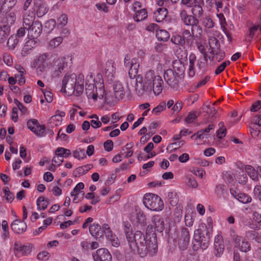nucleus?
<instances>
[{"mask_svg":"<svg viewBox=\"0 0 261 261\" xmlns=\"http://www.w3.org/2000/svg\"><path fill=\"white\" fill-rule=\"evenodd\" d=\"M125 234L131 251L139 254L141 257L147 255L152 256L158 251V245L155 236L153 238L145 237L141 231L134 233L125 231Z\"/></svg>","mask_w":261,"mask_h":261,"instance_id":"f257e3e1","label":"nucleus"},{"mask_svg":"<svg viewBox=\"0 0 261 261\" xmlns=\"http://www.w3.org/2000/svg\"><path fill=\"white\" fill-rule=\"evenodd\" d=\"M163 81L160 75L155 74L154 71L150 70L140 79H137L136 93L139 96L152 91L155 95L160 94L163 90Z\"/></svg>","mask_w":261,"mask_h":261,"instance_id":"f03ea898","label":"nucleus"},{"mask_svg":"<svg viewBox=\"0 0 261 261\" xmlns=\"http://www.w3.org/2000/svg\"><path fill=\"white\" fill-rule=\"evenodd\" d=\"M85 90L88 99L94 101L102 99L106 103H109L111 100L110 94L106 90L103 79L100 74L95 76L92 73H90L86 76Z\"/></svg>","mask_w":261,"mask_h":261,"instance_id":"7ed1b4c3","label":"nucleus"},{"mask_svg":"<svg viewBox=\"0 0 261 261\" xmlns=\"http://www.w3.org/2000/svg\"><path fill=\"white\" fill-rule=\"evenodd\" d=\"M84 75L77 76L74 73L67 72L62 80V91L69 95H81L84 91Z\"/></svg>","mask_w":261,"mask_h":261,"instance_id":"20e7f679","label":"nucleus"},{"mask_svg":"<svg viewBox=\"0 0 261 261\" xmlns=\"http://www.w3.org/2000/svg\"><path fill=\"white\" fill-rule=\"evenodd\" d=\"M173 69L166 70L164 73V78L168 85L172 87L177 86L179 80L184 77V66L179 62L174 63Z\"/></svg>","mask_w":261,"mask_h":261,"instance_id":"39448f33","label":"nucleus"},{"mask_svg":"<svg viewBox=\"0 0 261 261\" xmlns=\"http://www.w3.org/2000/svg\"><path fill=\"white\" fill-rule=\"evenodd\" d=\"M69 61H71V58L68 56L63 57L55 58L51 62L50 75L52 78L59 77L68 66Z\"/></svg>","mask_w":261,"mask_h":261,"instance_id":"423d86ee","label":"nucleus"},{"mask_svg":"<svg viewBox=\"0 0 261 261\" xmlns=\"http://www.w3.org/2000/svg\"><path fill=\"white\" fill-rule=\"evenodd\" d=\"M143 203L147 209L152 211L160 212L164 208L161 198L153 193L145 194L143 198Z\"/></svg>","mask_w":261,"mask_h":261,"instance_id":"0eeeda50","label":"nucleus"},{"mask_svg":"<svg viewBox=\"0 0 261 261\" xmlns=\"http://www.w3.org/2000/svg\"><path fill=\"white\" fill-rule=\"evenodd\" d=\"M179 17L181 22L184 25L191 27V28L196 29V37L201 36L203 30L202 28L198 25V20L194 16L188 14L185 10H181L179 11Z\"/></svg>","mask_w":261,"mask_h":261,"instance_id":"6e6552de","label":"nucleus"},{"mask_svg":"<svg viewBox=\"0 0 261 261\" xmlns=\"http://www.w3.org/2000/svg\"><path fill=\"white\" fill-rule=\"evenodd\" d=\"M33 248V245L31 244H22L16 242L12 245L11 251L16 257L20 258L30 255Z\"/></svg>","mask_w":261,"mask_h":261,"instance_id":"1a4fd4ad","label":"nucleus"},{"mask_svg":"<svg viewBox=\"0 0 261 261\" xmlns=\"http://www.w3.org/2000/svg\"><path fill=\"white\" fill-rule=\"evenodd\" d=\"M124 66L128 70V74L131 79L134 78L138 74L139 62L137 58L130 59V56L126 54L124 59Z\"/></svg>","mask_w":261,"mask_h":261,"instance_id":"9d476101","label":"nucleus"},{"mask_svg":"<svg viewBox=\"0 0 261 261\" xmlns=\"http://www.w3.org/2000/svg\"><path fill=\"white\" fill-rule=\"evenodd\" d=\"M230 232L235 247L243 252H247L251 250V245L249 242L245 239H242L241 237L238 236L234 230L231 229Z\"/></svg>","mask_w":261,"mask_h":261,"instance_id":"9b49d317","label":"nucleus"},{"mask_svg":"<svg viewBox=\"0 0 261 261\" xmlns=\"http://www.w3.org/2000/svg\"><path fill=\"white\" fill-rule=\"evenodd\" d=\"M48 57V55L44 53L39 56L32 62V67L36 69L37 74H41L45 70Z\"/></svg>","mask_w":261,"mask_h":261,"instance_id":"f8f14e48","label":"nucleus"},{"mask_svg":"<svg viewBox=\"0 0 261 261\" xmlns=\"http://www.w3.org/2000/svg\"><path fill=\"white\" fill-rule=\"evenodd\" d=\"M105 74L110 82H113L116 76V64L112 60H108L106 63Z\"/></svg>","mask_w":261,"mask_h":261,"instance_id":"ddd939ff","label":"nucleus"},{"mask_svg":"<svg viewBox=\"0 0 261 261\" xmlns=\"http://www.w3.org/2000/svg\"><path fill=\"white\" fill-rule=\"evenodd\" d=\"M113 89L114 95L118 100L123 99L128 92V90L123 86L122 83L119 81L114 82Z\"/></svg>","mask_w":261,"mask_h":261,"instance_id":"4468645a","label":"nucleus"},{"mask_svg":"<svg viewBox=\"0 0 261 261\" xmlns=\"http://www.w3.org/2000/svg\"><path fill=\"white\" fill-rule=\"evenodd\" d=\"M102 229L107 240L110 241L112 245L115 247H118L120 245V242L118 238L112 231L109 225L107 224H103Z\"/></svg>","mask_w":261,"mask_h":261,"instance_id":"2eb2a0df","label":"nucleus"},{"mask_svg":"<svg viewBox=\"0 0 261 261\" xmlns=\"http://www.w3.org/2000/svg\"><path fill=\"white\" fill-rule=\"evenodd\" d=\"M26 29L28 31L29 36L33 38H37L42 33V23L39 21H35Z\"/></svg>","mask_w":261,"mask_h":261,"instance_id":"dca6fc26","label":"nucleus"},{"mask_svg":"<svg viewBox=\"0 0 261 261\" xmlns=\"http://www.w3.org/2000/svg\"><path fill=\"white\" fill-rule=\"evenodd\" d=\"M190 240L189 232L187 228H183L181 231V236L178 239V244L180 250L187 249Z\"/></svg>","mask_w":261,"mask_h":261,"instance_id":"f3484780","label":"nucleus"},{"mask_svg":"<svg viewBox=\"0 0 261 261\" xmlns=\"http://www.w3.org/2000/svg\"><path fill=\"white\" fill-rule=\"evenodd\" d=\"M164 221L160 215H156L152 217L151 227H153L155 231L162 232L164 229Z\"/></svg>","mask_w":261,"mask_h":261,"instance_id":"a211bd4d","label":"nucleus"},{"mask_svg":"<svg viewBox=\"0 0 261 261\" xmlns=\"http://www.w3.org/2000/svg\"><path fill=\"white\" fill-rule=\"evenodd\" d=\"M35 8L34 11L38 17H41L45 15L48 10L46 5L42 2L41 0H35Z\"/></svg>","mask_w":261,"mask_h":261,"instance_id":"6ab92c4d","label":"nucleus"},{"mask_svg":"<svg viewBox=\"0 0 261 261\" xmlns=\"http://www.w3.org/2000/svg\"><path fill=\"white\" fill-rule=\"evenodd\" d=\"M97 261H111L112 255L109 250L106 248H100L96 251L94 256Z\"/></svg>","mask_w":261,"mask_h":261,"instance_id":"aec40b11","label":"nucleus"},{"mask_svg":"<svg viewBox=\"0 0 261 261\" xmlns=\"http://www.w3.org/2000/svg\"><path fill=\"white\" fill-rule=\"evenodd\" d=\"M11 228L12 230L16 233H22L27 229V224L23 221L19 219H16L13 221L11 224Z\"/></svg>","mask_w":261,"mask_h":261,"instance_id":"412c9836","label":"nucleus"},{"mask_svg":"<svg viewBox=\"0 0 261 261\" xmlns=\"http://www.w3.org/2000/svg\"><path fill=\"white\" fill-rule=\"evenodd\" d=\"M196 30L195 28H191V31L185 29L183 30L181 36L185 39V41L188 45H191L193 43V37H196Z\"/></svg>","mask_w":261,"mask_h":261,"instance_id":"4be33fe9","label":"nucleus"},{"mask_svg":"<svg viewBox=\"0 0 261 261\" xmlns=\"http://www.w3.org/2000/svg\"><path fill=\"white\" fill-rule=\"evenodd\" d=\"M210 54L208 58L210 61L213 62H220L225 57L224 51L219 49H212L210 52Z\"/></svg>","mask_w":261,"mask_h":261,"instance_id":"5701e85b","label":"nucleus"},{"mask_svg":"<svg viewBox=\"0 0 261 261\" xmlns=\"http://www.w3.org/2000/svg\"><path fill=\"white\" fill-rule=\"evenodd\" d=\"M203 4V0H201L199 2H197L195 0H194V4L193 6L191 8V12L192 15L194 16L196 18V17H200L202 15L203 13V9H202V5Z\"/></svg>","mask_w":261,"mask_h":261,"instance_id":"b1692460","label":"nucleus"},{"mask_svg":"<svg viewBox=\"0 0 261 261\" xmlns=\"http://www.w3.org/2000/svg\"><path fill=\"white\" fill-rule=\"evenodd\" d=\"M89 231L90 234L95 237H101L105 234L102 229V226L101 227L98 224L93 223L89 227Z\"/></svg>","mask_w":261,"mask_h":261,"instance_id":"393cba45","label":"nucleus"},{"mask_svg":"<svg viewBox=\"0 0 261 261\" xmlns=\"http://www.w3.org/2000/svg\"><path fill=\"white\" fill-rule=\"evenodd\" d=\"M35 13L33 11H29L24 14L23 19L24 27L27 29L33 24L35 22Z\"/></svg>","mask_w":261,"mask_h":261,"instance_id":"a878e982","label":"nucleus"},{"mask_svg":"<svg viewBox=\"0 0 261 261\" xmlns=\"http://www.w3.org/2000/svg\"><path fill=\"white\" fill-rule=\"evenodd\" d=\"M65 116V113L63 111L58 110L56 112L55 115L53 116L50 119V122L55 126L60 125L63 120V118Z\"/></svg>","mask_w":261,"mask_h":261,"instance_id":"bb28decb","label":"nucleus"},{"mask_svg":"<svg viewBox=\"0 0 261 261\" xmlns=\"http://www.w3.org/2000/svg\"><path fill=\"white\" fill-rule=\"evenodd\" d=\"M196 61V57L195 54H191L189 55V66L188 69V74L190 77H193L196 73L195 68V63Z\"/></svg>","mask_w":261,"mask_h":261,"instance_id":"cd10ccee","label":"nucleus"},{"mask_svg":"<svg viewBox=\"0 0 261 261\" xmlns=\"http://www.w3.org/2000/svg\"><path fill=\"white\" fill-rule=\"evenodd\" d=\"M36 42L33 39H30L24 44L22 50L21 55L23 56L27 55L28 51L31 50L36 46Z\"/></svg>","mask_w":261,"mask_h":261,"instance_id":"c85d7f7f","label":"nucleus"},{"mask_svg":"<svg viewBox=\"0 0 261 261\" xmlns=\"http://www.w3.org/2000/svg\"><path fill=\"white\" fill-rule=\"evenodd\" d=\"M154 17L157 22H161L166 17L167 15V9L165 8H158L154 12Z\"/></svg>","mask_w":261,"mask_h":261,"instance_id":"c756f323","label":"nucleus"},{"mask_svg":"<svg viewBox=\"0 0 261 261\" xmlns=\"http://www.w3.org/2000/svg\"><path fill=\"white\" fill-rule=\"evenodd\" d=\"M167 198L169 203L172 206H176L179 202V195L175 191L169 192L167 194Z\"/></svg>","mask_w":261,"mask_h":261,"instance_id":"7c9ffc66","label":"nucleus"},{"mask_svg":"<svg viewBox=\"0 0 261 261\" xmlns=\"http://www.w3.org/2000/svg\"><path fill=\"white\" fill-rule=\"evenodd\" d=\"M201 24L205 30L210 29L215 26V22L210 16H204L201 20Z\"/></svg>","mask_w":261,"mask_h":261,"instance_id":"2f4dec72","label":"nucleus"},{"mask_svg":"<svg viewBox=\"0 0 261 261\" xmlns=\"http://www.w3.org/2000/svg\"><path fill=\"white\" fill-rule=\"evenodd\" d=\"M258 28L259 25H253L250 27L248 29V32L245 35V41L247 42L251 41Z\"/></svg>","mask_w":261,"mask_h":261,"instance_id":"473e14b6","label":"nucleus"},{"mask_svg":"<svg viewBox=\"0 0 261 261\" xmlns=\"http://www.w3.org/2000/svg\"><path fill=\"white\" fill-rule=\"evenodd\" d=\"M37 210L39 211L45 210L48 205V201L47 199L43 196L39 197L36 201Z\"/></svg>","mask_w":261,"mask_h":261,"instance_id":"72a5a7b5","label":"nucleus"},{"mask_svg":"<svg viewBox=\"0 0 261 261\" xmlns=\"http://www.w3.org/2000/svg\"><path fill=\"white\" fill-rule=\"evenodd\" d=\"M147 17V12L145 9H141L138 11H135L134 19L137 22L144 20Z\"/></svg>","mask_w":261,"mask_h":261,"instance_id":"f704fd0d","label":"nucleus"},{"mask_svg":"<svg viewBox=\"0 0 261 261\" xmlns=\"http://www.w3.org/2000/svg\"><path fill=\"white\" fill-rule=\"evenodd\" d=\"M71 154V151L69 149L63 147H58L55 151V155L60 156L63 159V158H67Z\"/></svg>","mask_w":261,"mask_h":261,"instance_id":"c9c22d12","label":"nucleus"},{"mask_svg":"<svg viewBox=\"0 0 261 261\" xmlns=\"http://www.w3.org/2000/svg\"><path fill=\"white\" fill-rule=\"evenodd\" d=\"M156 37L158 40L166 41L170 37L169 33L165 30H159L156 32Z\"/></svg>","mask_w":261,"mask_h":261,"instance_id":"e433bc0d","label":"nucleus"},{"mask_svg":"<svg viewBox=\"0 0 261 261\" xmlns=\"http://www.w3.org/2000/svg\"><path fill=\"white\" fill-rule=\"evenodd\" d=\"M245 170L249 176V177L253 180L256 181L258 180L257 176V170L256 171L254 168L250 165H246L245 166Z\"/></svg>","mask_w":261,"mask_h":261,"instance_id":"4c0bfd02","label":"nucleus"},{"mask_svg":"<svg viewBox=\"0 0 261 261\" xmlns=\"http://www.w3.org/2000/svg\"><path fill=\"white\" fill-rule=\"evenodd\" d=\"M207 64V58L205 56L200 57L197 62V66L199 70L204 71Z\"/></svg>","mask_w":261,"mask_h":261,"instance_id":"58836bf2","label":"nucleus"},{"mask_svg":"<svg viewBox=\"0 0 261 261\" xmlns=\"http://www.w3.org/2000/svg\"><path fill=\"white\" fill-rule=\"evenodd\" d=\"M187 180V186L192 189H196L198 187V184L196 179L192 175H188L186 176Z\"/></svg>","mask_w":261,"mask_h":261,"instance_id":"ea45409f","label":"nucleus"},{"mask_svg":"<svg viewBox=\"0 0 261 261\" xmlns=\"http://www.w3.org/2000/svg\"><path fill=\"white\" fill-rule=\"evenodd\" d=\"M172 43L177 45L183 46L185 43V39L180 35L176 34L172 36L171 38Z\"/></svg>","mask_w":261,"mask_h":261,"instance_id":"a19ab883","label":"nucleus"},{"mask_svg":"<svg viewBox=\"0 0 261 261\" xmlns=\"http://www.w3.org/2000/svg\"><path fill=\"white\" fill-rule=\"evenodd\" d=\"M45 126L44 125H39L38 123L32 132L37 136L42 137L45 135Z\"/></svg>","mask_w":261,"mask_h":261,"instance_id":"79ce46f5","label":"nucleus"},{"mask_svg":"<svg viewBox=\"0 0 261 261\" xmlns=\"http://www.w3.org/2000/svg\"><path fill=\"white\" fill-rule=\"evenodd\" d=\"M67 16L65 14L60 15L57 18V28L64 27L67 24Z\"/></svg>","mask_w":261,"mask_h":261,"instance_id":"37998d69","label":"nucleus"},{"mask_svg":"<svg viewBox=\"0 0 261 261\" xmlns=\"http://www.w3.org/2000/svg\"><path fill=\"white\" fill-rule=\"evenodd\" d=\"M20 39L14 35L11 36L7 41V44L10 48L14 49L18 44Z\"/></svg>","mask_w":261,"mask_h":261,"instance_id":"c03bdc74","label":"nucleus"},{"mask_svg":"<svg viewBox=\"0 0 261 261\" xmlns=\"http://www.w3.org/2000/svg\"><path fill=\"white\" fill-rule=\"evenodd\" d=\"M63 42V38L62 37H57L51 39L48 45L51 48H54L59 46Z\"/></svg>","mask_w":261,"mask_h":261,"instance_id":"a18cd8bd","label":"nucleus"},{"mask_svg":"<svg viewBox=\"0 0 261 261\" xmlns=\"http://www.w3.org/2000/svg\"><path fill=\"white\" fill-rule=\"evenodd\" d=\"M73 156L79 160H83L86 158L84 150L80 148L73 151Z\"/></svg>","mask_w":261,"mask_h":261,"instance_id":"49530a36","label":"nucleus"},{"mask_svg":"<svg viewBox=\"0 0 261 261\" xmlns=\"http://www.w3.org/2000/svg\"><path fill=\"white\" fill-rule=\"evenodd\" d=\"M56 24V22L55 20L54 19H50L45 22L44 29L48 33H50L54 29Z\"/></svg>","mask_w":261,"mask_h":261,"instance_id":"de8ad7c7","label":"nucleus"},{"mask_svg":"<svg viewBox=\"0 0 261 261\" xmlns=\"http://www.w3.org/2000/svg\"><path fill=\"white\" fill-rule=\"evenodd\" d=\"M214 248L215 255L217 256H220L223 252V246L222 244L216 241V238L215 239Z\"/></svg>","mask_w":261,"mask_h":261,"instance_id":"09e8293b","label":"nucleus"},{"mask_svg":"<svg viewBox=\"0 0 261 261\" xmlns=\"http://www.w3.org/2000/svg\"><path fill=\"white\" fill-rule=\"evenodd\" d=\"M237 200L243 203H248L251 201L252 198L249 195L245 193H241L239 194Z\"/></svg>","mask_w":261,"mask_h":261,"instance_id":"8fccbe9b","label":"nucleus"},{"mask_svg":"<svg viewBox=\"0 0 261 261\" xmlns=\"http://www.w3.org/2000/svg\"><path fill=\"white\" fill-rule=\"evenodd\" d=\"M84 188V184L81 182L78 183L76 186L73 189L72 192V195H73V194H80L82 193V197H83L84 195V192L83 191H81L82 190H83Z\"/></svg>","mask_w":261,"mask_h":261,"instance_id":"3c124183","label":"nucleus"},{"mask_svg":"<svg viewBox=\"0 0 261 261\" xmlns=\"http://www.w3.org/2000/svg\"><path fill=\"white\" fill-rule=\"evenodd\" d=\"M166 109V103L162 102L155 107L152 111V113L155 115H159L162 112Z\"/></svg>","mask_w":261,"mask_h":261,"instance_id":"603ef678","label":"nucleus"},{"mask_svg":"<svg viewBox=\"0 0 261 261\" xmlns=\"http://www.w3.org/2000/svg\"><path fill=\"white\" fill-rule=\"evenodd\" d=\"M220 128L217 131V137L220 138H223L224 137L226 134V129L224 127V123L221 122L219 123Z\"/></svg>","mask_w":261,"mask_h":261,"instance_id":"864d4df0","label":"nucleus"},{"mask_svg":"<svg viewBox=\"0 0 261 261\" xmlns=\"http://www.w3.org/2000/svg\"><path fill=\"white\" fill-rule=\"evenodd\" d=\"M2 227L3 231V236L5 239L8 238L9 236V227L7 222L3 220L2 222Z\"/></svg>","mask_w":261,"mask_h":261,"instance_id":"5fc2aeb1","label":"nucleus"},{"mask_svg":"<svg viewBox=\"0 0 261 261\" xmlns=\"http://www.w3.org/2000/svg\"><path fill=\"white\" fill-rule=\"evenodd\" d=\"M253 197L261 202V186L256 185L253 189Z\"/></svg>","mask_w":261,"mask_h":261,"instance_id":"6e6d98bb","label":"nucleus"},{"mask_svg":"<svg viewBox=\"0 0 261 261\" xmlns=\"http://www.w3.org/2000/svg\"><path fill=\"white\" fill-rule=\"evenodd\" d=\"M191 172L195 176L203 178V176L205 175V172L202 169L195 168L191 170Z\"/></svg>","mask_w":261,"mask_h":261,"instance_id":"4d7b16f0","label":"nucleus"},{"mask_svg":"<svg viewBox=\"0 0 261 261\" xmlns=\"http://www.w3.org/2000/svg\"><path fill=\"white\" fill-rule=\"evenodd\" d=\"M3 58L5 63L8 66H11L13 64V59L11 56L8 53H4Z\"/></svg>","mask_w":261,"mask_h":261,"instance_id":"13d9d810","label":"nucleus"},{"mask_svg":"<svg viewBox=\"0 0 261 261\" xmlns=\"http://www.w3.org/2000/svg\"><path fill=\"white\" fill-rule=\"evenodd\" d=\"M95 7L100 12L108 13L109 11V7L105 3H97Z\"/></svg>","mask_w":261,"mask_h":261,"instance_id":"bf43d9fd","label":"nucleus"},{"mask_svg":"<svg viewBox=\"0 0 261 261\" xmlns=\"http://www.w3.org/2000/svg\"><path fill=\"white\" fill-rule=\"evenodd\" d=\"M230 62L229 61L224 62L216 68L215 73L217 75L219 74L225 69L227 66L230 64Z\"/></svg>","mask_w":261,"mask_h":261,"instance_id":"052dcab7","label":"nucleus"},{"mask_svg":"<svg viewBox=\"0 0 261 261\" xmlns=\"http://www.w3.org/2000/svg\"><path fill=\"white\" fill-rule=\"evenodd\" d=\"M136 217L138 220V221L141 223L144 224L145 223L146 221V216L143 212L141 211H139L136 213Z\"/></svg>","mask_w":261,"mask_h":261,"instance_id":"680f3d73","label":"nucleus"},{"mask_svg":"<svg viewBox=\"0 0 261 261\" xmlns=\"http://www.w3.org/2000/svg\"><path fill=\"white\" fill-rule=\"evenodd\" d=\"M38 123H39L37 120L35 119H30L28 121L27 126L28 128L32 132L33 130H34Z\"/></svg>","mask_w":261,"mask_h":261,"instance_id":"e2e57ef3","label":"nucleus"},{"mask_svg":"<svg viewBox=\"0 0 261 261\" xmlns=\"http://www.w3.org/2000/svg\"><path fill=\"white\" fill-rule=\"evenodd\" d=\"M91 167L92 165L80 167L76 169V172H77L79 174H85L88 172Z\"/></svg>","mask_w":261,"mask_h":261,"instance_id":"0e129e2a","label":"nucleus"},{"mask_svg":"<svg viewBox=\"0 0 261 261\" xmlns=\"http://www.w3.org/2000/svg\"><path fill=\"white\" fill-rule=\"evenodd\" d=\"M49 254L47 251H42L39 253L37 255V258L40 260H47L49 258Z\"/></svg>","mask_w":261,"mask_h":261,"instance_id":"69168bd1","label":"nucleus"},{"mask_svg":"<svg viewBox=\"0 0 261 261\" xmlns=\"http://www.w3.org/2000/svg\"><path fill=\"white\" fill-rule=\"evenodd\" d=\"M261 108V101L258 100L254 103H253L251 108H250V111L251 112H256L258 110H259Z\"/></svg>","mask_w":261,"mask_h":261,"instance_id":"338daca9","label":"nucleus"},{"mask_svg":"<svg viewBox=\"0 0 261 261\" xmlns=\"http://www.w3.org/2000/svg\"><path fill=\"white\" fill-rule=\"evenodd\" d=\"M253 219L260 226H261V214L257 212H254L252 215Z\"/></svg>","mask_w":261,"mask_h":261,"instance_id":"774afa93","label":"nucleus"}]
</instances>
